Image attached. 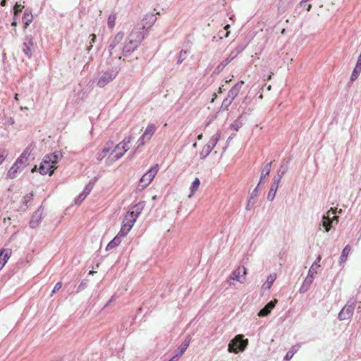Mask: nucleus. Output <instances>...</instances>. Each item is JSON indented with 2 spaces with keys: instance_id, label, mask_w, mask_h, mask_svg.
<instances>
[{
  "instance_id": "f257e3e1",
  "label": "nucleus",
  "mask_w": 361,
  "mask_h": 361,
  "mask_svg": "<svg viewBox=\"0 0 361 361\" xmlns=\"http://www.w3.org/2000/svg\"><path fill=\"white\" fill-rule=\"evenodd\" d=\"M145 39L144 32L140 29H134L127 37L122 52L124 56L130 55L141 44Z\"/></svg>"
},
{
  "instance_id": "f03ea898",
  "label": "nucleus",
  "mask_w": 361,
  "mask_h": 361,
  "mask_svg": "<svg viewBox=\"0 0 361 361\" xmlns=\"http://www.w3.org/2000/svg\"><path fill=\"white\" fill-rule=\"evenodd\" d=\"M62 157V153L60 151H56L54 153L46 155L40 164L39 172L42 175L49 174L51 176L54 172L56 164Z\"/></svg>"
},
{
  "instance_id": "7ed1b4c3",
  "label": "nucleus",
  "mask_w": 361,
  "mask_h": 361,
  "mask_svg": "<svg viewBox=\"0 0 361 361\" xmlns=\"http://www.w3.org/2000/svg\"><path fill=\"white\" fill-rule=\"evenodd\" d=\"M248 344V340L243 339V335H238L231 341L228 346V350L238 353L239 351H243Z\"/></svg>"
},
{
  "instance_id": "20e7f679",
  "label": "nucleus",
  "mask_w": 361,
  "mask_h": 361,
  "mask_svg": "<svg viewBox=\"0 0 361 361\" xmlns=\"http://www.w3.org/2000/svg\"><path fill=\"white\" fill-rule=\"evenodd\" d=\"M336 213V209L330 208L326 214L323 215L320 226L324 227L326 232H329L331 230L334 221L336 224L338 222V217L335 215Z\"/></svg>"
},
{
  "instance_id": "39448f33",
  "label": "nucleus",
  "mask_w": 361,
  "mask_h": 361,
  "mask_svg": "<svg viewBox=\"0 0 361 361\" xmlns=\"http://www.w3.org/2000/svg\"><path fill=\"white\" fill-rule=\"evenodd\" d=\"M159 171V165L152 166L140 178L138 188L141 190L145 188L152 181Z\"/></svg>"
},
{
  "instance_id": "423d86ee",
  "label": "nucleus",
  "mask_w": 361,
  "mask_h": 361,
  "mask_svg": "<svg viewBox=\"0 0 361 361\" xmlns=\"http://www.w3.org/2000/svg\"><path fill=\"white\" fill-rule=\"evenodd\" d=\"M119 69L118 68H113L105 71L99 78L97 81V85L99 87H104L105 85L116 78Z\"/></svg>"
},
{
  "instance_id": "0eeeda50",
  "label": "nucleus",
  "mask_w": 361,
  "mask_h": 361,
  "mask_svg": "<svg viewBox=\"0 0 361 361\" xmlns=\"http://www.w3.org/2000/svg\"><path fill=\"white\" fill-rule=\"evenodd\" d=\"M220 139V133L217 131L209 140L208 143L204 145L200 153V159H204L212 151L218 141Z\"/></svg>"
},
{
  "instance_id": "6e6552de",
  "label": "nucleus",
  "mask_w": 361,
  "mask_h": 361,
  "mask_svg": "<svg viewBox=\"0 0 361 361\" xmlns=\"http://www.w3.org/2000/svg\"><path fill=\"white\" fill-rule=\"evenodd\" d=\"M136 221L132 217L130 213H126L122 222V226L118 233L125 237L130 231Z\"/></svg>"
},
{
  "instance_id": "1a4fd4ad",
  "label": "nucleus",
  "mask_w": 361,
  "mask_h": 361,
  "mask_svg": "<svg viewBox=\"0 0 361 361\" xmlns=\"http://www.w3.org/2000/svg\"><path fill=\"white\" fill-rule=\"evenodd\" d=\"M34 49V38L32 35H26L23 44V52L28 58H31L32 56V51Z\"/></svg>"
},
{
  "instance_id": "9d476101",
  "label": "nucleus",
  "mask_w": 361,
  "mask_h": 361,
  "mask_svg": "<svg viewBox=\"0 0 361 361\" xmlns=\"http://www.w3.org/2000/svg\"><path fill=\"white\" fill-rule=\"evenodd\" d=\"M246 274L247 269L244 266H239L237 269L232 271L230 276V279L243 283L245 281Z\"/></svg>"
},
{
  "instance_id": "9b49d317",
  "label": "nucleus",
  "mask_w": 361,
  "mask_h": 361,
  "mask_svg": "<svg viewBox=\"0 0 361 361\" xmlns=\"http://www.w3.org/2000/svg\"><path fill=\"white\" fill-rule=\"evenodd\" d=\"M44 208L40 206L32 214L31 219L30 221V226L32 228H37L42 219Z\"/></svg>"
},
{
  "instance_id": "f8f14e48",
  "label": "nucleus",
  "mask_w": 361,
  "mask_h": 361,
  "mask_svg": "<svg viewBox=\"0 0 361 361\" xmlns=\"http://www.w3.org/2000/svg\"><path fill=\"white\" fill-rule=\"evenodd\" d=\"M124 37V32H118L114 37L111 43L109 46V55L110 57H111L114 55V49L116 48V47L119 44L121 41L123 39Z\"/></svg>"
},
{
  "instance_id": "ddd939ff",
  "label": "nucleus",
  "mask_w": 361,
  "mask_h": 361,
  "mask_svg": "<svg viewBox=\"0 0 361 361\" xmlns=\"http://www.w3.org/2000/svg\"><path fill=\"white\" fill-rule=\"evenodd\" d=\"M157 20L156 14L147 13L142 19V27L140 28L142 31L150 28Z\"/></svg>"
},
{
  "instance_id": "4468645a",
  "label": "nucleus",
  "mask_w": 361,
  "mask_h": 361,
  "mask_svg": "<svg viewBox=\"0 0 361 361\" xmlns=\"http://www.w3.org/2000/svg\"><path fill=\"white\" fill-rule=\"evenodd\" d=\"M281 179L279 177H274L273 179V183L271 185L270 190L267 195V200L269 201H273L276 197V194L277 190L279 188V185Z\"/></svg>"
},
{
  "instance_id": "2eb2a0df",
  "label": "nucleus",
  "mask_w": 361,
  "mask_h": 361,
  "mask_svg": "<svg viewBox=\"0 0 361 361\" xmlns=\"http://www.w3.org/2000/svg\"><path fill=\"white\" fill-rule=\"evenodd\" d=\"M94 182H90L84 188L83 191L75 198V203L76 204H80L81 202L86 198V197L90 193L93 187Z\"/></svg>"
},
{
  "instance_id": "dca6fc26",
  "label": "nucleus",
  "mask_w": 361,
  "mask_h": 361,
  "mask_svg": "<svg viewBox=\"0 0 361 361\" xmlns=\"http://www.w3.org/2000/svg\"><path fill=\"white\" fill-rule=\"evenodd\" d=\"M356 302L355 300H350L347 302L345 307L340 311L338 316H342L343 314H348L352 316L354 312Z\"/></svg>"
},
{
  "instance_id": "f3484780",
  "label": "nucleus",
  "mask_w": 361,
  "mask_h": 361,
  "mask_svg": "<svg viewBox=\"0 0 361 361\" xmlns=\"http://www.w3.org/2000/svg\"><path fill=\"white\" fill-rule=\"evenodd\" d=\"M314 280L313 271H308L307 276L305 279L302 286L300 288L299 292L300 293H306L310 288L311 284Z\"/></svg>"
},
{
  "instance_id": "a211bd4d",
  "label": "nucleus",
  "mask_w": 361,
  "mask_h": 361,
  "mask_svg": "<svg viewBox=\"0 0 361 361\" xmlns=\"http://www.w3.org/2000/svg\"><path fill=\"white\" fill-rule=\"evenodd\" d=\"M25 162L21 161V162L18 163V159L15 161V163L13 164V166L10 168V169L8 171L7 176L9 178H15L17 176V173L19 169L23 167L25 165Z\"/></svg>"
},
{
  "instance_id": "6ab92c4d",
  "label": "nucleus",
  "mask_w": 361,
  "mask_h": 361,
  "mask_svg": "<svg viewBox=\"0 0 361 361\" xmlns=\"http://www.w3.org/2000/svg\"><path fill=\"white\" fill-rule=\"evenodd\" d=\"M244 84V82L243 81H240L238 82H237L228 92V95H227V97L230 98V99H232V100L233 101L234 99L238 96V94H239L241 88H242V86Z\"/></svg>"
},
{
  "instance_id": "aec40b11",
  "label": "nucleus",
  "mask_w": 361,
  "mask_h": 361,
  "mask_svg": "<svg viewBox=\"0 0 361 361\" xmlns=\"http://www.w3.org/2000/svg\"><path fill=\"white\" fill-rule=\"evenodd\" d=\"M145 203L144 202H140L137 204H135L130 211H128L127 213H130L132 217L135 219L136 221L141 212L144 209Z\"/></svg>"
},
{
  "instance_id": "412c9836",
  "label": "nucleus",
  "mask_w": 361,
  "mask_h": 361,
  "mask_svg": "<svg viewBox=\"0 0 361 361\" xmlns=\"http://www.w3.org/2000/svg\"><path fill=\"white\" fill-rule=\"evenodd\" d=\"M190 343V336H187L182 344L178 347L176 354L174 355V358H179L185 352Z\"/></svg>"
},
{
  "instance_id": "4be33fe9",
  "label": "nucleus",
  "mask_w": 361,
  "mask_h": 361,
  "mask_svg": "<svg viewBox=\"0 0 361 361\" xmlns=\"http://www.w3.org/2000/svg\"><path fill=\"white\" fill-rule=\"evenodd\" d=\"M114 145L113 142L109 141L106 142L104 149L97 154V159L98 161H102L107 154H109L111 150V148Z\"/></svg>"
},
{
  "instance_id": "5701e85b",
  "label": "nucleus",
  "mask_w": 361,
  "mask_h": 361,
  "mask_svg": "<svg viewBox=\"0 0 361 361\" xmlns=\"http://www.w3.org/2000/svg\"><path fill=\"white\" fill-rule=\"evenodd\" d=\"M276 300L269 302L257 314V316H267L271 313V310L275 307Z\"/></svg>"
},
{
  "instance_id": "b1692460",
  "label": "nucleus",
  "mask_w": 361,
  "mask_h": 361,
  "mask_svg": "<svg viewBox=\"0 0 361 361\" xmlns=\"http://www.w3.org/2000/svg\"><path fill=\"white\" fill-rule=\"evenodd\" d=\"M11 255V251H6L5 249L0 250V270L4 267Z\"/></svg>"
},
{
  "instance_id": "393cba45",
  "label": "nucleus",
  "mask_w": 361,
  "mask_h": 361,
  "mask_svg": "<svg viewBox=\"0 0 361 361\" xmlns=\"http://www.w3.org/2000/svg\"><path fill=\"white\" fill-rule=\"evenodd\" d=\"M156 130H157V126L154 123H149L147 126L144 133L142 134L144 135V137H146L147 142L150 140V139L152 138V137L156 132Z\"/></svg>"
},
{
  "instance_id": "a878e982",
  "label": "nucleus",
  "mask_w": 361,
  "mask_h": 361,
  "mask_svg": "<svg viewBox=\"0 0 361 361\" xmlns=\"http://www.w3.org/2000/svg\"><path fill=\"white\" fill-rule=\"evenodd\" d=\"M244 114H241L230 126L231 128L238 131L244 124Z\"/></svg>"
},
{
  "instance_id": "bb28decb",
  "label": "nucleus",
  "mask_w": 361,
  "mask_h": 361,
  "mask_svg": "<svg viewBox=\"0 0 361 361\" xmlns=\"http://www.w3.org/2000/svg\"><path fill=\"white\" fill-rule=\"evenodd\" d=\"M123 238V236L120 235L119 233L117 234L106 245V250L109 251L111 250L116 247H117L121 242V238Z\"/></svg>"
},
{
  "instance_id": "cd10ccee",
  "label": "nucleus",
  "mask_w": 361,
  "mask_h": 361,
  "mask_svg": "<svg viewBox=\"0 0 361 361\" xmlns=\"http://www.w3.org/2000/svg\"><path fill=\"white\" fill-rule=\"evenodd\" d=\"M236 56V55L232 56V57H228L225 59L220 64H219L214 69V74H219L220 73L224 68L230 63L232 61V60Z\"/></svg>"
},
{
  "instance_id": "c85d7f7f",
  "label": "nucleus",
  "mask_w": 361,
  "mask_h": 361,
  "mask_svg": "<svg viewBox=\"0 0 361 361\" xmlns=\"http://www.w3.org/2000/svg\"><path fill=\"white\" fill-rule=\"evenodd\" d=\"M33 16L30 11L26 9L23 13V22L25 28H27L30 23L32 21Z\"/></svg>"
},
{
  "instance_id": "c756f323",
  "label": "nucleus",
  "mask_w": 361,
  "mask_h": 361,
  "mask_svg": "<svg viewBox=\"0 0 361 361\" xmlns=\"http://www.w3.org/2000/svg\"><path fill=\"white\" fill-rule=\"evenodd\" d=\"M129 145H121L120 149H122L121 152H118L114 155V160H118L121 158L123 154L129 149Z\"/></svg>"
},
{
  "instance_id": "7c9ffc66",
  "label": "nucleus",
  "mask_w": 361,
  "mask_h": 361,
  "mask_svg": "<svg viewBox=\"0 0 361 361\" xmlns=\"http://www.w3.org/2000/svg\"><path fill=\"white\" fill-rule=\"evenodd\" d=\"M31 153L30 147H27L24 152L21 154V155L18 158V163L21 162L23 161V162H26L27 160L28 157L30 156Z\"/></svg>"
},
{
  "instance_id": "2f4dec72",
  "label": "nucleus",
  "mask_w": 361,
  "mask_h": 361,
  "mask_svg": "<svg viewBox=\"0 0 361 361\" xmlns=\"http://www.w3.org/2000/svg\"><path fill=\"white\" fill-rule=\"evenodd\" d=\"M145 142L146 141V137H144L143 135H142L140 136V137L137 140V142H136V147L134 150V153H139L141 152V149H140L141 147L144 146L145 144Z\"/></svg>"
},
{
  "instance_id": "473e14b6",
  "label": "nucleus",
  "mask_w": 361,
  "mask_h": 361,
  "mask_svg": "<svg viewBox=\"0 0 361 361\" xmlns=\"http://www.w3.org/2000/svg\"><path fill=\"white\" fill-rule=\"evenodd\" d=\"M300 345H295L294 346H293L290 350L286 353V356H285V360L288 361L290 360L293 356L294 355V354L299 350L300 348Z\"/></svg>"
},
{
  "instance_id": "72a5a7b5",
  "label": "nucleus",
  "mask_w": 361,
  "mask_h": 361,
  "mask_svg": "<svg viewBox=\"0 0 361 361\" xmlns=\"http://www.w3.org/2000/svg\"><path fill=\"white\" fill-rule=\"evenodd\" d=\"M322 259V257L319 255L317 259H315L314 262L312 264L308 271H313V276L317 274V269L320 267V262Z\"/></svg>"
},
{
  "instance_id": "f704fd0d",
  "label": "nucleus",
  "mask_w": 361,
  "mask_h": 361,
  "mask_svg": "<svg viewBox=\"0 0 361 361\" xmlns=\"http://www.w3.org/2000/svg\"><path fill=\"white\" fill-rule=\"evenodd\" d=\"M350 246L349 245H347L342 250L341 257H340V261L341 262H345L348 257V255H349V252L350 251Z\"/></svg>"
},
{
  "instance_id": "c9c22d12",
  "label": "nucleus",
  "mask_w": 361,
  "mask_h": 361,
  "mask_svg": "<svg viewBox=\"0 0 361 361\" xmlns=\"http://www.w3.org/2000/svg\"><path fill=\"white\" fill-rule=\"evenodd\" d=\"M271 167V161L267 162L265 164L263 169L261 172L262 178H265L267 176H269Z\"/></svg>"
},
{
  "instance_id": "e433bc0d",
  "label": "nucleus",
  "mask_w": 361,
  "mask_h": 361,
  "mask_svg": "<svg viewBox=\"0 0 361 361\" xmlns=\"http://www.w3.org/2000/svg\"><path fill=\"white\" fill-rule=\"evenodd\" d=\"M200 185V180L198 178H196L193 182L191 184V186L190 188V195H192L198 189L199 186Z\"/></svg>"
},
{
  "instance_id": "4c0bfd02",
  "label": "nucleus",
  "mask_w": 361,
  "mask_h": 361,
  "mask_svg": "<svg viewBox=\"0 0 361 361\" xmlns=\"http://www.w3.org/2000/svg\"><path fill=\"white\" fill-rule=\"evenodd\" d=\"M233 102V101L232 100V99H230L228 97L225 98L222 102L219 111L228 110V107L231 106Z\"/></svg>"
},
{
  "instance_id": "58836bf2",
  "label": "nucleus",
  "mask_w": 361,
  "mask_h": 361,
  "mask_svg": "<svg viewBox=\"0 0 361 361\" xmlns=\"http://www.w3.org/2000/svg\"><path fill=\"white\" fill-rule=\"evenodd\" d=\"M116 15L115 13L111 14L108 18V27L110 29H113L116 25Z\"/></svg>"
},
{
  "instance_id": "ea45409f",
  "label": "nucleus",
  "mask_w": 361,
  "mask_h": 361,
  "mask_svg": "<svg viewBox=\"0 0 361 361\" xmlns=\"http://www.w3.org/2000/svg\"><path fill=\"white\" fill-rule=\"evenodd\" d=\"M89 45L87 47V54L90 53V50L92 49V47H93V44L95 43L96 40H97V36L95 34H91L90 36H89Z\"/></svg>"
},
{
  "instance_id": "a19ab883",
  "label": "nucleus",
  "mask_w": 361,
  "mask_h": 361,
  "mask_svg": "<svg viewBox=\"0 0 361 361\" xmlns=\"http://www.w3.org/2000/svg\"><path fill=\"white\" fill-rule=\"evenodd\" d=\"M188 51L182 49L180 51L179 55L178 56L177 63L178 64L182 63L186 59V58L188 56Z\"/></svg>"
},
{
  "instance_id": "79ce46f5",
  "label": "nucleus",
  "mask_w": 361,
  "mask_h": 361,
  "mask_svg": "<svg viewBox=\"0 0 361 361\" xmlns=\"http://www.w3.org/2000/svg\"><path fill=\"white\" fill-rule=\"evenodd\" d=\"M276 279V276L274 275H269L267 277V281L264 283L263 286L266 288L269 289L271 286H272L273 283L274 282Z\"/></svg>"
},
{
  "instance_id": "37998d69",
  "label": "nucleus",
  "mask_w": 361,
  "mask_h": 361,
  "mask_svg": "<svg viewBox=\"0 0 361 361\" xmlns=\"http://www.w3.org/2000/svg\"><path fill=\"white\" fill-rule=\"evenodd\" d=\"M133 138V136H131V135H130V136H128V137H125V138L123 140V141H122L121 142H120L119 144H118V145L115 147V151H118V150H119V149H120V148H121V145H126V144L129 145V144L131 142V141H132Z\"/></svg>"
},
{
  "instance_id": "c03bdc74",
  "label": "nucleus",
  "mask_w": 361,
  "mask_h": 361,
  "mask_svg": "<svg viewBox=\"0 0 361 361\" xmlns=\"http://www.w3.org/2000/svg\"><path fill=\"white\" fill-rule=\"evenodd\" d=\"M287 170V165H281L277 171V175L276 176V177H279L280 179H282L283 176L286 173Z\"/></svg>"
},
{
  "instance_id": "a18cd8bd",
  "label": "nucleus",
  "mask_w": 361,
  "mask_h": 361,
  "mask_svg": "<svg viewBox=\"0 0 361 361\" xmlns=\"http://www.w3.org/2000/svg\"><path fill=\"white\" fill-rule=\"evenodd\" d=\"M24 8V6L23 5H21L20 4H18L16 3L14 6V15L15 16H18L23 10V8Z\"/></svg>"
},
{
  "instance_id": "49530a36",
  "label": "nucleus",
  "mask_w": 361,
  "mask_h": 361,
  "mask_svg": "<svg viewBox=\"0 0 361 361\" xmlns=\"http://www.w3.org/2000/svg\"><path fill=\"white\" fill-rule=\"evenodd\" d=\"M8 155V151L6 149L0 150V164L5 160Z\"/></svg>"
},
{
  "instance_id": "de8ad7c7",
  "label": "nucleus",
  "mask_w": 361,
  "mask_h": 361,
  "mask_svg": "<svg viewBox=\"0 0 361 361\" xmlns=\"http://www.w3.org/2000/svg\"><path fill=\"white\" fill-rule=\"evenodd\" d=\"M290 2V0H288V1H287V0H281L280 3H279V8L283 9V10H286L288 8Z\"/></svg>"
},
{
  "instance_id": "09e8293b",
  "label": "nucleus",
  "mask_w": 361,
  "mask_h": 361,
  "mask_svg": "<svg viewBox=\"0 0 361 361\" xmlns=\"http://www.w3.org/2000/svg\"><path fill=\"white\" fill-rule=\"evenodd\" d=\"M258 191H259V187L257 186L252 192L250 198L254 199L257 197L258 195Z\"/></svg>"
},
{
  "instance_id": "8fccbe9b",
  "label": "nucleus",
  "mask_w": 361,
  "mask_h": 361,
  "mask_svg": "<svg viewBox=\"0 0 361 361\" xmlns=\"http://www.w3.org/2000/svg\"><path fill=\"white\" fill-rule=\"evenodd\" d=\"M32 196H33V193L32 192H30V193L26 195L24 197V202L27 204V202L32 201Z\"/></svg>"
},
{
  "instance_id": "3c124183",
  "label": "nucleus",
  "mask_w": 361,
  "mask_h": 361,
  "mask_svg": "<svg viewBox=\"0 0 361 361\" xmlns=\"http://www.w3.org/2000/svg\"><path fill=\"white\" fill-rule=\"evenodd\" d=\"M61 287H62V283L60 282V281L57 282L55 284V286H54V288L52 290V293H54L56 292L57 290H59Z\"/></svg>"
},
{
  "instance_id": "603ef678",
  "label": "nucleus",
  "mask_w": 361,
  "mask_h": 361,
  "mask_svg": "<svg viewBox=\"0 0 361 361\" xmlns=\"http://www.w3.org/2000/svg\"><path fill=\"white\" fill-rule=\"evenodd\" d=\"M254 204H255V202H254V201H252V199H250H250H249V200H248V202H247V205H246V207H245V209H246L247 210H250V207H251L252 206H253V205H254Z\"/></svg>"
},
{
  "instance_id": "864d4df0",
  "label": "nucleus",
  "mask_w": 361,
  "mask_h": 361,
  "mask_svg": "<svg viewBox=\"0 0 361 361\" xmlns=\"http://www.w3.org/2000/svg\"><path fill=\"white\" fill-rule=\"evenodd\" d=\"M245 49V46L243 45H238L237 47H236V51H237V54L235 55H237L238 54L240 53L241 51H243V50Z\"/></svg>"
},
{
  "instance_id": "5fc2aeb1",
  "label": "nucleus",
  "mask_w": 361,
  "mask_h": 361,
  "mask_svg": "<svg viewBox=\"0 0 361 361\" xmlns=\"http://www.w3.org/2000/svg\"><path fill=\"white\" fill-rule=\"evenodd\" d=\"M250 111H251L250 109H248L247 110H245H245L243 111V113H242V114H244V120H245V121L246 120V116H247V115H249V114H250Z\"/></svg>"
},
{
  "instance_id": "6e6d98bb",
  "label": "nucleus",
  "mask_w": 361,
  "mask_h": 361,
  "mask_svg": "<svg viewBox=\"0 0 361 361\" xmlns=\"http://www.w3.org/2000/svg\"><path fill=\"white\" fill-rule=\"evenodd\" d=\"M17 16H15L14 15L13 22L11 23V25L12 26H16L17 25Z\"/></svg>"
},
{
  "instance_id": "4d7b16f0",
  "label": "nucleus",
  "mask_w": 361,
  "mask_h": 361,
  "mask_svg": "<svg viewBox=\"0 0 361 361\" xmlns=\"http://www.w3.org/2000/svg\"><path fill=\"white\" fill-rule=\"evenodd\" d=\"M85 286H86V283H84L83 282H82V283L79 285V286H78V290H81L84 289Z\"/></svg>"
},
{
  "instance_id": "13d9d810",
  "label": "nucleus",
  "mask_w": 361,
  "mask_h": 361,
  "mask_svg": "<svg viewBox=\"0 0 361 361\" xmlns=\"http://www.w3.org/2000/svg\"><path fill=\"white\" fill-rule=\"evenodd\" d=\"M311 1V0H302V1H300V6L301 7H302V6H303V4H305V3L307 2V1Z\"/></svg>"
},
{
  "instance_id": "bf43d9fd",
  "label": "nucleus",
  "mask_w": 361,
  "mask_h": 361,
  "mask_svg": "<svg viewBox=\"0 0 361 361\" xmlns=\"http://www.w3.org/2000/svg\"><path fill=\"white\" fill-rule=\"evenodd\" d=\"M263 179H264V178H262V176H260V179H259V183H258V184H257V186H258V187H259L261 184H263V183H263Z\"/></svg>"
},
{
  "instance_id": "052dcab7",
  "label": "nucleus",
  "mask_w": 361,
  "mask_h": 361,
  "mask_svg": "<svg viewBox=\"0 0 361 361\" xmlns=\"http://www.w3.org/2000/svg\"><path fill=\"white\" fill-rule=\"evenodd\" d=\"M223 87H224V86H221V87H220L219 88V91H218V92H219V94L222 93V92L224 91V89L223 88Z\"/></svg>"
},
{
  "instance_id": "680f3d73",
  "label": "nucleus",
  "mask_w": 361,
  "mask_h": 361,
  "mask_svg": "<svg viewBox=\"0 0 361 361\" xmlns=\"http://www.w3.org/2000/svg\"><path fill=\"white\" fill-rule=\"evenodd\" d=\"M115 300V298L114 296L113 295L111 299L109 300L108 303L106 305H108L109 303L111 302L112 301Z\"/></svg>"
},
{
  "instance_id": "e2e57ef3",
  "label": "nucleus",
  "mask_w": 361,
  "mask_h": 361,
  "mask_svg": "<svg viewBox=\"0 0 361 361\" xmlns=\"http://www.w3.org/2000/svg\"><path fill=\"white\" fill-rule=\"evenodd\" d=\"M122 152V149H119L118 151H115V149L111 152V155H112L114 153H118V152Z\"/></svg>"
},
{
  "instance_id": "0e129e2a",
  "label": "nucleus",
  "mask_w": 361,
  "mask_h": 361,
  "mask_svg": "<svg viewBox=\"0 0 361 361\" xmlns=\"http://www.w3.org/2000/svg\"><path fill=\"white\" fill-rule=\"evenodd\" d=\"M311 8H312V5L309 4L307 6V8L306 9H307V11H310L311 10Z\"/></svg>"
},
{
  "instance_id": "69168bd1",
  "label": "nucleus",
  "mask_w": 361,
  "mask_h": 361,
  "mask_svg": "<svg viewBox=\"0 0 361 361\" xmlns=\"http://www.w3.org/2000/svg\"><path fill=\"white\" fill-rule=\"evenodd\" d=\"M6 0H2L1 2V6H4L6 5Z\"/></svg>"
},
{
  "instance_id": "338daca9",
  "label": "nucleus",
  "mask_w": 361,
  "mask_h": 361,
  "mask_svg": "<svg viewBox=\"0 0 361 361\" xmlns=\"http://www.w3.org/2000/svg\"><path fill=\"white\" fill-rule=\"evenodd\" d=\"M202 137H203L202 134H200V135L197 136V140H202Z\"/></svg>"
},
{
  "instance_id": "774afa93",
  "label": "nucleus",
  "mask_w": 361,
  "mask_h": 361,
  "mask_svg": "<svg viewBox=\"0 0 361 361\" xmlns=\"http://www.w3.org/2000/svg\"><path fill=\"white\" fill-rule=\"evenodd\" d=\"M178 358H174V356L169 361H177Z\"/></svg>"
}]
</instances>
